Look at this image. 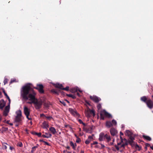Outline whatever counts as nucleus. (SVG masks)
Here are the masks:
<instances>
[{"label":"nucleus","instance_id":"35","mask_svg":"<svg viewBox=\"0 0 153 153\" xmlns=\"http://www.w3.org/2000/svg\"><path fill=\"white\" fill-rule=\"evenodd\" d=\"M39 146V145L38 144H37L36 146H34L33 147L32 149V152L33 151H34V150H35V149L36 148H37L38 146Z\"/></svg>","mask_w":153,"mask_h":153},{"label":"nucleus","instance_id":"18","mask_svg":"<svg viewBox=\"0 0 153 153\" xmlns=\"http://www.w3.org/2000/svg\"><path fill=\"white\" fill-rule=\"evenodd\" d=\"M126 132L125 134L129 136H132L133 134L129 130H126Z\"/></svg>","mask_w":153,"mask_h":153},{"label":"nucleus","instance_id":"14","mask_svg":"<svg viewBox=\"0 0 153 153\" xmlns=\"http://www.w3.org/2000/svg\"><path fill=\"white\" fill-rule=\"evenodd\" d=\"M104 138V134L103 133H101L99 135V140L100 141H102L103 140Z\"/></svg>","mask_w":153,"mask_h":153},{"label":"nucleus","instance_id":"50","mask_svg":"<svg viewBox=\"0 0 153 153\" xmlns=\"http://www.w3.org/2000/svg\"><path fill=\"white\" fill-rule=\"evenodd\" d=\"M97 143H98L97 142L95 141V142H94L93 143H91V145H93L97 144Z\"/></svg>","mask_w":153,"mask_h":153},{"label":"nucleus","instance_id":"60","mask_svg":"<svg viewBox=\"0 0 153 153\" xmlns=\"http://www.w3.org/2000/svg\"><path fill=\"white\" fill-rule=\"evenodd\" d=\"M86 102L88 105H90V104L87 101H86Z\"/></svg>","mask_w":153,"mask_h":153},{"label":"nucleus","instance_id":"2","mask_svg":"<svg viewBox=\"0 0 153 153\" xmlns=\"http://www.w3.org/2000/svg\"><path fill=\"white\" fill-rule=\"evenodd\" d=\"M100 119L102 120L104 119V116L109 118L112 117L111 115L105 110H102L100 112Z\"/></svg>","mask_w":153,"mask_h":153},{"label":"nucleus","instance_id":"33","mask_svg":"<svg viewBox=\"0 0 153 153\" xmlns=\"http://www.w3.org/2000/svg\"><path fill=\"white\" fill-rule=\"evenodd\" d=\"M69 86H67L65 88H62V90H65L66 91H68L69 90Z\"/></svg>","mask_w":153,"mask_h":153},{"label":"nucleus","instance_id":"64","mask_svg":"<svg viewBox=\"0 0 153 153\" xmlns=\"http://www.w3.org/2000/svg\"><path fill=\"white\" fill-rule=\"evenodd\" d=\"M150 148L153 150V146H150Z\"/></svg>","mask_w":153,"mask_h":153},{"label":"nucleus","instance_id":"58","mask_svg":"<svg viewBox=\"0 0 153 153\" xmlns=\"http://www.w3.org/2000/svg\"><path fill=\"white\" fill-rule=\"evenodd\" d=\"M7 123L8 124H10V125H11V124H13L12 123H9V121H6V123Z\"/></svg>","mask_w":153,"mask_h":153},{"label":"nucleus","instance_id":"39","mask_svg":"<svg viewBox=\"0 0 153 153\" xmlns=\"http://www.w3.org/2000/svg\"><path fill=\"white\" fill-rule=\"evenodd\" d=\"M90 142L91 140H89L88 139H87V140L85 141V144H88L90 143Z\"/></svg>","mask_w":153,"mask_h":153},{"label":"nucleus","instance_id":"53","mask_svg":"<svg viewBox=\"0 0 153 153\" xmlns=\"http://www.w3.org/2000/svg\"><path fill=\"white\" fill-rule=\"evenodd\" d=\"M145 145H146V147H148V146L150 147V144L148 143H146Z\"/></svg>","mask_w":153,"mask_h":153},{"label":"nucleus","instance_id":"43","mask_svg":"<svg viewBox=\"0 0 153 153\" xmlns=\"http://www.w3.org/2000/svg\"><path fill=\"white\" fill-rule=\"evenodd\" d=\"M18 146L19 147H21L22 146V144L21 142H20L18 143Z\"/></svg>","mask_w":153,"mask_h":153},{"label":"nucleus","instance_id":"16","mask_svg":"<svg viewBox=\"0 0 153 153\" xmlns=\"http://www.w3.org/2000/svg\"><path fill=\"white\" fill-rule=\"evenodd\" d=\"M49 130L53 134H55L56 133L55 129L53 127H51L49 128Z\"/></svg>","mask_w":153,"mask_h":153},{"label":"nucleus","instance_id":"15","mask_svg":"<svg viewBox=\"0 0 153 153\" xmlns=\"http://www.w3.org/2000/svg\"><path fill=\"white\" fill-rule=\"evenodd\" d=\"M117 124L116 121L114 120H113L111 122V121H107L106 123V124Z\"/></svg>","mask_w":153,"mask_h":153},{"label":"nucleus","instance_id":"19","mask_svg":"<svg viewBox=\"0 0 153 153\" xmlns=\"http://www.w3.org/2000/svg\"><path fill=\"white\" fill-rule=\"evenodd\" d=\"M51 91L55 94L58 95L60 91L59 90H56L54 89H53L51 90Z\"/></svg>","mask_w":153,"mask_h":153},{"label":"nucleus","instance_id":"29","mask_svg":"<svg viewBox=\"0 0 153 153\" xmlns=\"http://www.w3.org/2000/svg\"><path fill=\"white\" fill-rule=\"evenodd\" d=\"M6 111L9 112L10 110V105L7 106L5 108L4 110Z\"/></svg>","mask_w":153,"mask_h":153},{"label":"nucleus","instance_id":"9","mask_svg":"<svg viewBox=\"0 0 153 153\" xmlns=\"http://www.w3.org/2000/svg\"><path fill=\"white\" fill-rule=\"evenodd\" d=\"M84 127H83V130L84 131H86V132L87 133H91L92 132V127H91L90 128H88L86 127H85V126L86 125H84Z\"/></svg>","mask_w":153,"mask_h":153},{"label":"nucleus","instance_id":"44","mask_svg":"<svg viewBox=\"0 0 153 153\" xmlns=\"http://www.w3.org/2000/svg\"><path fill=\"white\" fill-rule=\"evenodd\" d=\"M129 139L131 140H133L134 139V138L132 136H130L129 137Z\"/></svg>","mask_w":153,"mask_h":153},{"label":"nucleus","instance_id":"47","mask_svg":"<svg viewBox=\"0 0 153 153\" xmlns=\"http://www.w3.org/2000/svg\"><path fill=\"white\" fill-rule=\"evenodd\" d=\"M3 92L4 93L5 96H7V94L5 92V90L4 89H3Z\"/></svg>","mask_w":153,"mask_h":153},{"label":"nucleus","instance_id":"57","mask_svg":"<svg viewBox=\"0 0 153 153\" xmlns=\"http://www.w3.org/2000/svg\"><path fill=\"white\" fill-rule=\"evenodd\" d=\"M123 135V133L121 131H120V136H121L122 135Z\"/></svg>","mask_w":153,"mask_h":153},{"label":"nucleus","instance_id":"49","mask_svg":"<svg viewBox=\"0 0 153 153\" xmlns=\"http://www.w3.org/2000/svg\"><path fill=\"white\" fill-rule=\"evenodd\" d=\"M100 145L101 146V148H100V149H103L104 148L105 146L104 145H103V144H100Z\"/></svg>","mask_w":153,"mask_h":153},{"label":"nucleus","instance_id":"55","mask_svg":"<svg viewBox=\"0 0 153 153\" xmlns=\"http://www.w3.org/2000/svg\"><path fill=\"white\" fill-rule=\"evenodd\" d=\"M125 145L124 144H123L121 145V147H123V148H125Z\"/></svg>","mask_w":153,"mask_h":153},{"label":"nucleus","instance_id":"25","mask_svg":"<svg viewBox=\"0 0 153 153\" xmlns=\"http://www.w3.org/2000/svg\"><path fill=\"white\" fill-rule=\"evenodd\" d=\"M66 95L68 97H71L73 99H76V97L75 95L71 94H66Z\"/></svg>","mask_w":153,"mask_h":153},{"label":"nucleus","instance_id":"56","mask_svg":"<svg viewBox=\"0 0 153 153\" xmlns=\"http://www.w3.org/2000/svg\"><path fill=\"white\" fill-rule=\"evenodd\" d=\"M10 149L11 150H12L14 148L13 147L10 146Z\"/></svg>","mask_w":153,"mask_h":153},{"label":"nucleus","instance_id":"40","mask_svg":"<svg viewBox=\"0 0 153 153\" xmlns=\"http://www.w3.org/2000/svg\"><path fill=\"white\" fill-rule=\"evenodd\" d=\"M81 141V139L79 138H77L76 140V142L77 143H79Z\"/></svg>","mask_w":153,"mask_h":153},{"label":"nucleus","instance_id":"23","mask_svg":"<svg viewBox=\"0 0 153 153\" xmlns=\"http://www.w3.org/2000/svg\"><path fill=\"white\" fill-rule=\"evenodd\" d=\"M70 91L72 93H75L78 91V88H72L70 89Z\"/></svg>","mask_w":153,"mask_h":153},{"label":"nucleus","instance_id":"11","mask_svg":"<svg viewBox=\"0 0 153 153\" xmlns=\"http://www.w3.org/2000/svg\"><path fill=\"white\" fill-rule=\"evenodd\" d=\"M110 132L111 134L113 136H114L117 133V130L113 128H112L110 129Z\"/></svg>","mask_w":153,"mask_h":153},{"label":"nucleus","instance_id":"52","mask_svg":"<svg viewBox=\"0 0 153 153\" xmlns=\"http://www.w3.org/2000/svg\"><path fill=\"white\" fill-rule=\"evenodd\" d=\"M115 148H116V149L117 150H119V147L117 146L116 145H115Z\"/></svg>","mask_w":153,"mask_h":153},{"label":"nucleus","instance_id":"54","mask_svg":"<svg viewBox=\"0 0 153 153\" xmlns=\"http://www.w3.org/2000/svg\"><path fill=\"white\" fill-rule=\"evenodd\" d=\"M106 127L108 128H109L111 127L112 125H106Z\"/></svg>","mask_w":153,"mask_h":153},{"label":"nucleus","instance_id":"41","mask_svg":"<svg viewBox=\"0 0 153 153\" xmlns=\"http://www.w3.org/2000/svg\"><path fill=\"white\" fill-rule=\"evenodd\" d=\"M78 121H79V123H80V124H85L82 121V120H80V119H79L78 120Z\"/></svg>","mask_w":153,"mask_h":153},{"label":"nucleus","instance_id":"28","mask_svg":"<svg viewBox=\"0 0 153 153\" xmlns=\"http://www.w3.org/2000/svg\"><path fill=\"white\" fill-rule=\"evenodd\" d=\"M70 145L75 150L76 148V146H75L74 143L72 141H71L70 142Z\"/></svg>","mask_w":153,"mask_h":153},{"label":"nucleus","instance_id":"1","mask_svg":"<svg viewBox=\"0 0 153 153\" xmlns=\"http://www.w3.org/2000/svg\"><path fill=\"white\" fill-rule=\"evenodd\" d=\"M30 85V84H28L22 87L21 92V96L23 100L31 101L27 102V103L30 104L33 103L35 105L36 109H39L41 107L42 101L41 100L38 101L36 98V93L31 88Z\"/></svg>","mask_w":153,"mask_h":153},{"label":"nucleus","instance_id":"36","mask_svg":"<svg viewBox=\"0 0 153 153\" xmlns=\"http://www.w3.org/2000/svg\"><path fill=\"white\" fill-rule=\"evenodd\" d=\"M59 102L61 103L64 106H65L66 105V104L63 101L60 100L59 101Z\"/></svg>","mask_w":153,"mask_h":153},{"label":"nucleus","instance_id":"34","mask_svg":"<svg viewBox=\"0 0 153 153\" xmlns=\"http://www.w3.org/2000/svg\"><path fill=\"white\" fill-rule=\"evenodd\" d=\"M8 128H4L3 127L2 130H1V132L3 133L4 131H6L7 130Z\"/></svg>","mask_w":153,"mask_h":153},{"label":"nucleus","instance_id":"12","mask_svg":"<svg viewBox=\"0 0 153 153\" xmlns=\"http://www.w3.org/2000/svg\"><path fill=\"white\" fill-rule=\"evenodd\" d=\"M5 105V103L3 99L0 100V108L2 109Z\"/></svg>","mask_w":153,"mask_h":153},{"label":"nucleus","instance_id":"45","mask_svg":"<svg viewBox=\"0 0 153 153\" xmlns=\"http://www.w3.org/2000/svg\"><path fill=\"white\" fill-rule=\"evenodd\" d=\"M135 147L136 148H139V149L138 150H140V147L137 144H136L135 145Z\"/></svg>","mask_w":153,"mask_h":153},{"label":"nucleus","instance_id":"6","mask_svg":"<svg viewBox=\"0 0 153 153\" xmlns=\"http://www.w3.org/2000/svg\"><path fill=\"white\" fill-rule=\"evenodd\" d=\"M90 98L91 100L96 103H98L101 100L100 98L95 96H91Z\"/></svg>","mask_w":153,"mask_h":153},{"label":"nucleus","instance_id":"7","mask_svg":"<svg viewBox=\"0 0 153 153\" xmlns=\"http://www.w3.org/2000/svg\"><path fill=\"white\" fill-rule=\"evenodd\" d=\"M147 106L150 109L153 108V102L152 100L150 99L147 100L146 102Z\"/></svg>","mask_w":153,"mask_h":153},{"label":"nucleus","instance_id":"21","mask_svg":"<svg viewBox=\"0 0 153 153\" xmlns=\"http://www.w3.org/2000/svg\"><path fill=\"white\" fill-rule=\"evenodd\" d=\"M105 138L107 140L108 142H109L111 140L110 136L107 134L104 135Z\"/></svg>","mask_w":153,"mask_h":153},{"label":"nucleus","instance_id":"5","mask_svg":"<svg viewBox=\"0 0 153 153\" xmlns=\"http://www.w3.org/2000/svg\"><path fill=\"white\" fill-rule=\"evenodd\" d=\"M24 111L25 115L26 116L27 118L30 120L31 118H29L28 116L30 114V111L28 108L26 106H25L24 108Z\"/></svg>","mask_w":153,"mask_h":153},{"label":"nucleus","instance_id":"3","mask_svg":"<svg viewBox=\"0 0 153 153\" xmlns=\"http://www.w3.org/2000/svg\"><path fill=\"white\" fill-rule=\"evenodd\" d=\"M85 116L88 117L92 116L94 117L95 115L94 110L93 109H90L88 107H87L86 109H85Z\"/></svg>","mask_w":153,"mask_h":153},{"label":"nucleus","instance_id":"42","mask_svg":"<svg viewBox=\"0 0 153 153\" xmlns=\"http://www.w3.org/2000/svg\"><path fill=\"white\" fill-rule=\"evenodd\" d=\"M93 139V137L92 136H89L88 137V139L89 140H91H91H92Z\"/></svg>","mask_w":153,"mask_h":153},{"label":"nucleus","instance_id":"26","mask_svg":"<svg viewBox=\"0 0 153 153\" xmlns=\"http://www.w3.org/2000/svg\"><path fill=\"white\" fill-rule=\"evenodd\" d=\"M51 134L49 133V134H48V136H46L45 135L43 134L42 135V137L44 138H48L51 137Z\"/></svg>","mask_w":153,"mask_h":153},{"label":"nucleus","instance_id":"62","mask_svg":"<svg viewBox=\"0 0 153 153\" xmlns=\"http://www.w3.org/2000/svg\"><path fill=\"white\" fill-rule=\"evenodd\" d=\"M124 144L125 145V146L127 145H128L127 142H125V143Z\"/></svg>","mask_w":153,"mask_h":153},{"label":"nucleus","instance_id":"31","mask_svg":"<svg viewBox=\"0 0 153 153\" xmlns=\"http://www.w3.org/2000/svg\"><path fill=\"white\" fill-rule=\"evenodd\" d=\"M8 113V112H7L5 110H4L3 113V115L5 116H6L7 115Z\"/></svg>","mask_w":153,"mask_h":153},{"label":"nucleus","instance_id":"61","mask_svg":"<svg viewBox=\"0 0 153 153\" xmlns=\"http://www.w3.org/2000/svg\"><path fill=\"white\" fill-rule=\"evenodd\" d=\"M6 97L7 98V99H8V100H9V99H10V98H9V97L8 96V95H7V96H6Z\"/></svg>","mask_w":153,"mask_h":153},{"label":"nucleus","instance_id":"30","mask_svg":"<svg viewBox=\"0 0 153 153\" xmlns=\"http://www.w3.org/2000/svg\"><path fill=\"white\" fill-rule=\"evenodd\" d=\"M2 148L4 149H6L7 146L6 145V144H7L6 143H2Z\"/></svg>","mask_w":153,"mask_h":153},{"label":"nucleus","instance_id":"38","mask_svg":"<svg viewBox=\"0 0 153 153\" xmlns=\"http://www.w3.org/2000/svg\"><path fill=\"white\" fill-rule=\"evenodd\" d=\"M8 82V79H5L4 81V85H5L6 84H7Z\"/></svg>","mask_w":153,"mask_h":153},{"label":"nucleus","instance_id":"37","mask_svg":"<svg viewBox=\"0 0 153 153\" xmlns=\"http://www.w3.org/2000/svg\"><path fill=\"white\" fill-rule=\"evenodd\" d=\"M48 125H42V127L44 128H47Z\"/></svg>","mask_w":153,"mask_h":153},{"label":"nucleus","instance_id":"48","mask_svg":"<svg viewBox=\"0 0 153 153\" xmlns=\"http://www.w3.org/2000/svg\"><path fill=\"white\" fill-rule=\"evenodd\" d=\"M120 139L121 140V143L123 142L124 139H123L121 136H120Z\"/></svg>","mask_w":153,"mask_h":153},{"label":"nucleus","instance_id":"24","mask_svg":"<svg viewBox=\"0 0 153 153\" xmlns=\"http://www.w3.org/2000/svg\"><path fill=\"white\" fill-rule=\"evenodd\" d=\"M21 120V117L16 116L15 121L16 122H20Z\"/></svg>","mask_w":153,"mask_h":153},{"label":"nucleus","instance_id":"13","mask_svg":"<svg viewBox=\"0 0 153 153\" xmlns=\"http://www.w3.org/2000/svg\"><path fill=\"white\" fill-rule=\"evenodd\" d=\"M53 85L56 88H58L61 90H62V88H63L62 85L58 83L54 84Z\"/></svg>","mask_w":153,"mask_h":153},{"label":"nucleus","instance_id":"63","mask_svg":"<svg viewBox=\"0 0 153 153\" xmlns=\"http://www.w3.org/2000/svg\"><path fill=\"white\" fill-rule=\"evenodd\" d=\"M123 140H124L125 142H127V140L126 139H125V138H124V139Z\"/></svg>","mask_w":153,"mask_h":153},{"label":"nucleus","instance_id":"27","mask_svg":"<svg viewBox=\"0 0 153 153\" xmlns=\"http://www.w3.org/2000/svg\"><path fill=\"white\" fill-rule=\"evenodd\" d=\"M17 117H22V112L20 110H19L18 111L17 113Z\"/></svg>","mask_w":153,"mask_h":153},{"label":"nucleus","instance_id":"46","mask_svg":"<svg viewBox=\"0 0 153 153\" xmlns=\"http://www.w3.org/2000/svg\"><path fill=\"white\" fill-rule=\"evenodd\" d=\"M128 142L130 144H131L133 142V140H131L130 139L128 140Z\"/></svg>","mask_w":153,"mask_h":153},{"label":"nucleus","instance_id":"32","mask_svg":"<svg viewBox=\"0 0 153 153\" xmlns=\"http://www.w3.org/2000/svg\"><path fill=\"white\" fill-rule=\"evenodd\" d=\"M101 105L100 104H98L97 106V108L98 110H100L101 108Z\"/></svg>","mask_w":153,"mask_h":153},{"label":"nucleus","instance_id":"51","mask_svg":"<svg viewBox=\"0 0 153 153\" xmlns=\"http://www.w3.org/2000/svg\"><path fill=\"white\" fill-rule=\"evenodd\" d=\"M43 142L45 143V144L46 145H47L48 146H49L50 145L49 143H48V142H45V141H43Z\"/></svg>","mask_w":153,"mask_h":153},{"label":"nucleus","instance_id":"20","mask_svg":"<svg viewBox=\"0 0 153 153\" xmlns=\"http://www.w3.org/2000/svg\"><path fill=\"white\" fill-rule=\"evenodd\" d=\"M140 100L142 101L145 103H146L147 100L146 97V96L142 97L140 98Z\"/></svg>","mask_w":153,"mask_h":153},{"label":"nucleus","instance_id":"8","mask_svg":"<svg viewBox=\"0 0 153 153\" xmlns=\"http://www.w3.org/2000/svg\"><path fill=\"white\" fill-rule=\"evenodd\" d=\"M69 111L74 116H78L79 115L76 110L72 108H69Z\"/></svg>","mask_w":153,"mask_h":153},{"label":"nucleus","instance_id":"17","mask_svg":"<svg viewBox=\"0 0 153 153\" xmlns=\"http://www.w3.org/2000/svg\"><path fill=\"white\" fill-rule=\"evenodd\" d=\"M31 133L33 135H37L39 137H41V133L40 132L37 133L34 131L31 132Z\"/></svg>","mask_w":153,"mask_h":153},{"label":"nucleus","instance_id":"22","mask_svg":"<svg viewBox=\"0 0 153 153\" xmlns=\"http://www.w3.org/2000/svg\"><path fill=\"white\" fill-rule=\"evenodd\" d=\"M143 137L148 140L151 141V138L149 136L143 135Z\"/></svg>","mask_w":153,"mask_h":153},{"label":"nucleus","instance_id":"4","mask_svg":"<svg viewBox=\"0 0 153 153\" xmlns=\"http://www.w3.org/2000/svg\"><path fill=\"white\" fill-rule=\"evenodd\" d=\"M44 87L42 84H37L36 87H34L33 88L37 90L41 94H43L44 93V90L43 89Z\"/></svg>","mask_w":153,"mask_h":153},{"label":"nucleus","instance_id":"59","mask_svg":"<svg viewBox=\"0 0 153 153\" xmlns=\"http://www.w3.org/2000/svg\"><path fill=\"white\" fill-rule=\"evenodd\" d=\"M65 100L68 103H70V102L68 100H67L66 99H65Z\"/></svg>","mask_w":153,"mask_h":153},{"label":"nucleus","instance_id":"10","mask_svg":"<svg viewBox=\"0 0 153 153\" xmlns=\"http://www.w3.org/2000/svg\"><path fill=\"white\" fill-rule=\"evenodd\" d=\"M41 117H43L44 119L50 120L53 119L52 117L50 116H46L44 115V114H40Z\"/></svg>","mask_w":153,"mask_h":153}]
</instances>
